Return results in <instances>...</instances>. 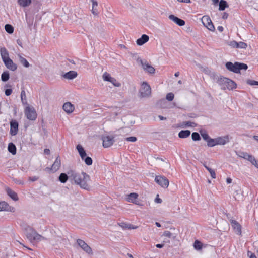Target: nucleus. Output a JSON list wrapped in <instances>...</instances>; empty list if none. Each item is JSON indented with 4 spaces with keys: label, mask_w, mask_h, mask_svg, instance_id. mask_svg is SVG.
<instances>
[{
    "label": "nucleus",
    "mask_w": 258,
    "mask_h": 258,
    "mask_svg": "<svg viewBox=\"0 0 258 258\" xmlns=\"http://www.w3.org/2000/svg\"><path fill=\"white\" fill-rule=\"evenodd\" d=\"M217 145L216 138L212 139L210 138L207 142V146L209 147H212Z\"/></svg>",
    "instance_id": "34"
},
{
    "label": "nucleus",
    "mask_w": 258,
    "mask_h": 258,
    "mask_svg": "<svg viewBox=\"0 0 258 258\" xmlns=\"http://www.w3.org/2000/svg\"><path fill=\"white\" fill-rule=\"evenodd\" d=\"M247 254L249 256V258H257L255 254L251 251H248L247 252Z\"/></svg>",
    "instance_id": "55"
},
{
    "label": "nucleus",
    "mask_w": 258,
    "mask_h": 258,
    "mask_svg": "<svg viewBox=\"0 0 258 258\" xmlns=\"http://www.w3.org/2000/svg\"><path fill=\"white\" fill-rule=\"evenodd\" d=\"M13 181L15 183L18 184H21V185H23L24 184L23 181L21 180V179H19L13 178Z\"/></svg>",
    "instance_id": "52"
},
{
    "label": "nucleus",
    "mask_w": 258,
    "mask_h": 258,
    "mask_svg": "<svg viewBox=\"0 0 258 258\" xmlns=\"http://www.w3.org/2000/svg\"><path fill=\"white\" fill-rule=\"evenodd\" d=\"M5 29L6 31L9 34H12L14 32V28L11 25L6 24Z\"/></svg>",
    "instance_id": "38"
},
{
    "label": "nucleus",
    "mask_w": 258,
    "mask_h": 258,
    "mask_svg": "<svg viewBox=\"0 0 258 258\" xmlns=\"http://www.w3.org/2000/svg\"><path fill=\"white\" fill-rule=\"evenodd\" d=\"M103 78L104 81L110 82L112 79V77H111L110 74L107 73V72H105L103 75Z\"/></svg>",
    "instance_id": "44"
},
{
    "label": "nucleus",
    "mask_w": 258,
    "mask_h": 258,
    "mask_svg": "<svg viewBox=\"0 0 258 258\" xmlns=\"http://www.w3.org/2000/svg\"><path fill=\"white\" fill-rule=\"evenodd\" d=\"M250 155L248 154L246 152H241L238 154V156L240 157L243 158L246 160H247L248 158L249 157Z\"/></svg>",
    "instance_id": "45"
},
{
    "label": "nucleus",
    "mask_w": 258,
    "mask_h": 258,
    "mask_svg": "<svg viewBox=\"0 0 258 258\" xmlns=\"http://www.w3.org/2000/svg\"><path fill=\"white\" fill-rule=\"evenodd\" d=\"M192 139L195 141H199L201 140V137L199 133L197 132H194L191 135Z\"/></svg>",
    "instance_id": "39"
},
{
    "label": "nucleus",
    "mask_w": 258,
    "mask_h": 258,
    "mask_svg": "<svg viewBox=\"0 0 258 258\" xmlns=\"http://www.w3.org/2000/svg\"><path fill=\"white\" fill-rule=\"evenodd\" d=\"M18 122L15 120H12L10 122V133L12 136L16 135L18 131Z\"/></svg>",
    "instance_id": "14"
},
{
    "label": "nucleus",
    "mask_w": 258,
    "mask_h": 258,
    "mask_svg": "<svg viewBox=\"0 0 258 258\" xmlns=\"http://www.w3.org/2000/svg\"><path fill=\"white\" fill-rule=\"evenodd\" d=\"M110 82L112 83L115 87H120L121 86V84L114 78H112L111 81H110Z\"/></svg>",
    "instance_id": "46"
},
{
    "label": "nucleus",
    "mask_w": 258,
    "mask_h": 258,
    "mask_svg": "<svg viewBox=\"0 0 258 258\" xmlns=\"http://www.w3.org/2000/svg\"><path fill=\"white\" fill-rule=\"evenodd\" d=\"M229 7L227 2L225 0H220L219 2V10L220 11H223L226 8Z\"/></svg>",
    "instance_id": "30"
},
{
    "label": "nucleus",
    "mask_w": 258,
    "mask_h": 258,
    "mask_svg": "<svg viewBox=\"0 0 258 258\" xmlns=\"http://www.w3.org/2000/svg\"><path fill=\"white\" fill-rule=\"evenodd\" d=\"M151 89L150 85L147 82H143L140 90L141 97H148L151 95Z\"/></svg>",
    "instance_id": "5"
},
{
    "label": "nucleus",
    "mask_w": 258,
    "mask_h": 258,
    "mask_svg": "<svg viewBox=\"0 0 258 258\" xmlns=\"http://www.w3.org/2000/svg\"><path fill=\"white\" fill-rule=\"evenodd\" d=\"M10 206L7 203L3 201L0 202V211H9L10 209Z\"/></svg>",
    "instance_id": "29"
},
{
    "label": "nucleus",
    "mask_w": 258,
    "mask_h": 258,
    "mask_svg": "<svg viewBox=\"0 0 258 258\" xmlns=\"http://www.w3.org/2000/svg\"><path fill=\"white\" fill-rule=\"evenodd\" d=\"M138 195L136 193H131L127 198V201L130 202L135 203V200L138 198Z\"/></svg>",
    "instance_id": "31"
},
{
    "label": "nucleus",
    "mask_w": 258,
    "mask_h": 258,
    "mask_svg": "<svg viewBox=\"0 0 258 258\" xmlns=\"http://www.w3.org/2000/svg\"><path fill=\"white\" fill-rule=\"evenodd\" d=\"M213 4L214 5H217L218 3H219V0H212Z\"/></svg>",
    "instance_id": "63"
},
{
    "label": "nucleus",
    "mask_w": 258,
    "mask_h": 258,
    "mask_svg": "<svg viewBox=\"0 0 258 258\" xmlns=\"http://www.w3.org/2000/svg\"><path fill=\"white\" fill-rule=\"evenodd\" d=\"M7 195L14 201H18V197L16 192L12 190L9 187H7L6 189Z\"/></svg>",
    "instance_id": "22"
},
{
    "label": "nucleus",
    "mask_w": 258,
    "mask_h": 258,
    "mask_svg": "<svg viewBox=\"0 0 258 258\" xmlns=\"http://www.w3.org/2000/svg\"><path fill=\"white\" fill-rule=\"evenodd\" d=\"M190 135V131L189 130H182L178 133V137L180 138H186Z\"/></svg>",
    "instance_id": "28"
},
{
    "label": "nucleus",
    "mask_w": 258,
    "mask_h": 258,
    "mask_svg": "<svg viewBox=\"0 0 258 258\" xmlns=\"http://www.w3.org/2000/svg\"><path fill=\"white\" fill-rule=\"evenodd\" d=\"M231 224L233 228L237 232L238 234H241V225L235 220H230Z\"/></svg>",
    "instance_id": "19"
},
{
    "label": "nucleus",
    "mask_w": 258,
    "mask_h": 258,
    "mask_svg": "<svg viewBox=\"0 0 258 258\" xmlns=\"http://www.w3.org/2000/svg\"><path fill=\"white\" fill-rule=\"evenodd\" d=\"M78 75L77 72L75 71H70L66 73L63 77L69 80H72L75 78Z\"/></svg>",
    "instance_id": "21"
},
{
    "label": "nucleus",
    "mask_w": 258,
    "mask_h": 258,
    "mask_svg": "<svg viewBox=\"0 0 258 258\" xmlns=\"http://www.w3.org/2000/svg\"><path fill=\"white\" fill-rule=\"evenodd\" d=\"M194 248L197 250H200L202 248V244L201 242L196 240L194 244Z\"/></svg>",
    "instance_id": "41"
},
{
    "label": "nucleus",
    "mask_w": 258,
    "mask_h": 258,
    "mask_svg": "<svg viewBox=\"0 0 258 258\" xmlns=\"http://www.w3.org/2000/svg\"><path fill=\"white\" fill-rule=\"evenodd\" d=\"M201 136H202L203 139L205 141H206L207 142H208V141L210 138V137H209V135L207 133H201Z\"/></svg>",
    "instance_id": "51"
},
{
    "label": "nucleus",
    "mask_w": 258,
    "mask_h": 258,
    "mask_svg": "<svg viewBox=\"0 0 258 258\" xmlns=\"http://www.w3.org/2000/svg\"><path fill=\"white\" fill-rule=\"evenodd\" d=\"M226 182L227 184H229V183H231L232 182V179L230 178H227L226 179Z\"/></svg>",
    "instance_id": "62"
},
{
    "label": "nucleus",
    "mask_w": 258,
    "mask_h": 258,
    "mask_svg": "<svg viewBox=\"0 0 258 258\" xmlns=\"http://www.w3.org/2000/svg\"><path fill=\"white\" fill-rule=\"evenodd\" d=\"M70 177L74 183L79 185L80 188L86 190H90L89 182L91 181L90 176L84 172L81 173L74 170H71Z\"/></svg>",
    "instance_id": "1"
},
{
    "label": "nucleus",
    "mask_w": 258,
    "mask_h": 258,
    "mask_svg": "<svg viewBox=\"0 0 258 258\" xmlns=\"http://www.w3.org/2000/svg\"><path fill=\"white\" fill-rule=\"evenodd\" d=\"M5 95L7 96L10 95L12 93V89H7L5 90Z\"/></svg>",
    "instance_id": "54"
},
{
    "label": "nucleus",
    "mask_w": 258,
    "mask_h": 258,
    "mask_svg": "<svg viewBox=\"0 0 258 258\" xmlns=\"http://www.w3.org/2000/svg\"><path fill=\"white\" fill-rule=\"evenodd\" d=\"M203 24L210 31L214 32L215 30V27L209 16L205 15L202 18Z\"/></svg>",
    "instance_id": "6"
},
{
    "label": "nucleus",
    "mask_w": 258,
    "mask_h": 258,
    "mask_svg": "<svg viewBox=\"0 0 258 258\" xmlns=\"http://www.w3.org/2000/svg\"><path fill=\"white\" fill-rule=\"evenodd\" d=\"M77 244L79 246L88 254H92L91 248L83 240L78 239L77 240Z\"/></svg>",
    "instance_id": "11"
},
{
    "label": "nucleus",
    "mask_w": 258,
    "mask_h": 258,
    "mask_svg": "<svg viewBox=\"0 0 258 258\" xmlns=\"http://www.w3.org/2000/svg\"><path fill=\"white\" fill-rule=\"evenodd\" d=\"M174 94L172 93H168L166 96V98L168 101H172L174 99Z\"/></svg>",
    "instance_id": "49"
},
{
    "label": "nucleus",
    "mask_w": 258,
    "mask_h": 258,
    "mask_svg": "<svg viewBox=\"0 0 258 258\" xmlns=\"http://www.w3.org/2000/svg\"><path fill=\"white\" fill-rule=\"evenodd\" d=\"M27 239L31 243L38 242L43 240H46L47 239L40 234H38L35 230L30 228L26 234Z\"/></svg>",
    "instance_id": "3"
},
{
    "label": "nucleus",
    "mask_w": 258,
    "mask_h": 258,
    "mask_svg": "<svg viewBox=\"0 0 258 258\" xmlns=\"http://www.w3.org/2000/svg\"><path fill=\"white\" fill-rule=\"evenodd\" d=\"M68 61L72 63V64H78L79 63V61H77V62H75L74 60H72V59H69Z\"/></svg>",
    "instance_id": "59"
},
{
    "label": "nucleus",
    "mask_w": 258,
    "mask_h": 258,
    "mask_svg": "<svg viewBox=\"0 0 258 258\" xmlns=\"http://www.w3.org/2000/svg\"><path fill=\"white\" fill-rule=\"evenodd\" d=\"M84 161L86 165L89 166L92 164V159L91 157L86 156L84 159H82Z\"/></svg>",
    "instance_id": "40"
},
{
    "label": "nucleus",
    "mask_w": 258,
    "mask_h": 258,
    "mask_svg": "<svg viewBox=\"0 0 258 258\" xmlns=\"http://www.w3.org/2000/svg\"><path fill=\"white\" fill-rule=\"evenodd\" d=\"M163 236L168 237L169 238H172L173 239H174L176 238L175 235H173L170 231H165L164 232L163 234Z\"/></svg>",
    "instance_id": "43"
},
{
    "label": "nucleus",
    "mask_w": 258,
    "mask_h": 258,
    "mask_svg": "<svg viewBox=\"0 0 258 258\" xmlns=\"http://www.w3.org/2000/svg\"><path fill=\"white\" fill-rule=\"evenodd\" d=\"M157 248H161L164 246V244H157L156 245Z\"/></svg>",
    "instance_id": "61"
},
{
    "label": "nucleus",
    "mask_w": 258,
    "mask_h": 258,
    "mask_svg": "<svg viewBox=\"0 0 258 258\" xmlns=\"http://www.w3.org/2000/svg\"><path fill=\"white\" fill-rule=\"evenodd\" d=\"M44 153L46 154H49V153H50V150L48 149H44Z\"/></svg>",
    "instance_id": "64"
},
{
    "label": "nucleus",
    "mask_w": 258,
    "mask_h": 258,
    "mask_svg": "<svg viewBox=\"0 0 258 258\" xmlns=\"http://www.w3.org/2000/svg\"><path fill=\"white\" fill-rule=\"evenodd\" d=\"M226 69L229 71L235 73H240V70H246L248 69V66L246 64L235 62L234 63L231 62H227L225 64Z\"/></svg>",
    "instance_id": "2"
},
{
    "label": "nucleus",
    "mask_w": 258,
    "mask_h": 258,
    "mask_svg": "<svg viewBox=\"0 0 258 258\" xmlns=\"http://www.w3.org/2000/svg\"><path fill=\"white\" fill-rule=\"evenodd\" d=\"M92 3V13L94 15H97L98 13L97 10L96 9V7L98 6V3L95 0H91Z\"/></svg>",
    "instance_id": "33"
},
{
    "label": "nucleus",
    "mask_w": 258,
    "mask_h": 258,
    "mask_svg": "<svg viewBox=\"0 0 258 258\" xmlns=\"http://www.w3.org/2000/svg\"><path fill=\"white\" fill-rule=\"evenodd\" d=\"M10 78V75L8 71L4 72L1 75V79L3 82L7 81Z\"/></svg>",
    "instance_id": "36"
},
{
    "label": "nucleus",
    "mask_w": 258,
    "mask_h": 258,
    "mask_svg": "<svg viewBox=\"0 0 258 258\" xmlns=\"http://www.w3.org/2000/svg\"><path fill=\"white\" fill-rule=\"evenodd\" d=\"M207 170L209 172L212 178H216V175L215 172L211 168H207Z\"/></svg>",
    "instance_id": "47"
},
{
    "label": "nucleus",
    "mask_w": 258,
    "mask_h": 258,
    "mask_svg": "<svg viewBox=\"0 0 258 258\" xmlns=\"http://www.w3.org/2000/svg\"><path fill=\"white\" fill-rule=\"evenodd\" d=\"M71 170L69 171L67 174L62 173L60 174L58 179L60 182L62 183H66L68 179L71 181H72V179H71L70 177Z\"/></svg>",
    "instance_id": "17"
},
{
    "label": "nucleus",
    "mask_w": 258,
    "mask_h": 258,
    "mask_svg": "<svg viewBox=\"0 0 258 258\" xmlns=\"http://www.w3.org/2000/svg\"><path fill=\"white\" fill-rule=\"evenodd\" d=\"M125 140L128 142H134L137 141V138L135 137H127Z\"/></svg>",
    "instance_id": "53"
},
{
    "label": "nucleus",
    "mask_w": 258,
    "mask_h": 258,
    "mask_svg": "<svg viewBox=\"0 0 258 258\" xmlns=\"http://www.w3.org/2000/svg\"><path fill=\"white\" fill-rule=\"evenodd\" d=\"M8 150L12 155H15L16 154V147L13 143H10L8 144Z\"/></svg>",
    "instance_id": "27"
},
{
    "label": "nucleus",
    "mask_w": 258,
    "mask_h": 258,
    "mask_svg": "<svg viewBox=\"0 0 258 258\" xmlns=\"http://www.w3.org/2000/svg\"><path fill=\"white\" fill-rule=\"evenodd\" d=\"M149 39V36L146 34H143L141 38L138 39L136 41L137 44L141 46L147 42Z\"/></svg>",
    "instance_id": "23"
},
{
    "label": "nucleus",
    "mask_w": 258,
    "mask_h": 258,
    "mask_svg": "<svg viewBox=\"0 0 258 258\" xmlns=\"http://www.w3.org/2000/svg\"><path fill=\"white\" fill-rule=\"evenodd\" d=\"M119 225L123 229H136L138 228L137 226H135L132 224H127L125 222H121L119 224Z\"/></svg>",
    "instance_id": "25"
},
{
    "label": "nucleus",
    "mask_w": 258,
    "mask_h": 258,
    "mask_svg": "<svg viewBox=\"0 0 258 258\" xmlns=\"http://www.w3.org/2000/svg\"><path fill=\"white\" fill-rule=\"evenodd\" d=\"M19 60L21 63L26 68H28L29 67L30 64L28 61L22 56L19 55Z\"/></svg>",
    "instance_id": "37"
},
{
    "label": "nucleus",
    "mask_w": 258,
    "mask_h": 258,
    "mask_svg": "<svg viewBox=\"0 0 258 258\" xmlns=\"http://www.w3.org/2000/svg\"><path fill=\"white\" fill-rule=\"evenodd\" d=\"M246 83L247 84L250 85L251 86L254 85H258V81L248 79L246 81Z\"/></svg>",
    "instance_id": "48"
},
{
    "label": "nucleus",
    "mask_w": 258,
    "mask_h": 258,
    "mask_svg": "<svg viewBox=\"0 0 258 258\" xmlns=\"http://www.w3.org/2000/svg\"><path fill=\"white\" fill-rule=\"evenodd\" d=\"M0 51L1 57L3 61H4V60H6L7 59L10 58L9 57L8 52L5 48H1Z\"/></svg>",
    "instance_id": "26"
},
{
    "label": "nucleus",
    "mask_w": 258,
    "mask_h": 258,
    "mask_svg": "<svg viewBox=\"0 0 258 258\" xmlns=\"http://www.w3.org/2000/svg\"><path fill=\"white\" fill-rule=\"evenodd\" d=\"M184 123L187 127H195L197 125L196 123L191 121H186Z\"/></svg>",
    "instance_id": "50"
},
{
    "label": "nucleus",
    "mask_w": 258,
    "mask_h": 258,
    "mask_svg": "<svg viewBox=\"0 0 258 258\" xmlns=\"http://www.w3.org/2000/svg\"><path fill=\"white\" fill-rule=\"evenodd\" d=\"M217 83L223 89L233 90L236 88V84L233 81L224 77L219 78Z\"/></svg>",
    "instance_id": "4"
},
{
    "label": "nucleus",
    "mask_w": 258,
    "mask_h": 258,
    "mask_svg": "<svg viewBox=\"0 0 258 258\" xmlns=\"http://www.w3.org/2000/svg\"><path fill=\"white\" fill-rule=\"evenodd\" d=\"M247 160L251 163V164L258 168V161L256 159L251 155L248 158Z\"/></svg>",
    "instance_id": "35"
},
{
    "label": "nucleus",
    "mask_w": 258,
    "mask_h": 258,
    "mask_svg": "<svg viewBox=\"0 0 258 258\" xmlns=\"http://www.w3.org/2000/svg\"><path fill=\"white\" fill-rule=\"evenodd\" d=\"M157 197H158V195H157ZM155 202L157 203H161L162 200L158 197H156L155 199Z\"/></svg>",
    "instance_id": "58"
},
{
    "label": "nucleus",
    "mask_w": 258,
    "mask_h": 258,
    "mask_svg": "<svg viewBox=\"0 0 258 258\" xmlns=\"http://www.w3.org/2000/svg\"><path fill=\"white\" fill-rule=\"evenodd\" d=\"M25 114L27 118L31 120H34L37 117V113L33 107H27L25 110Z\"/></svg>",
    "instance_id": "7"
},
{
    "label": "nucleus",
    "mask_w": 258,
    "mask_h": 258,
    "mask_svg": "<svg viewBox=\"0 0 258 258\" xmlns=\"http://www.w3.org/2000/svg\"><path fill=\"white\" fill-rule=\"evenodd\" d=\"M19 5L23 7H26L30 5L31 0H18Z\"/></svg>",
    "instance_id": "32"
},
{
    "label": "nucleus",
    "mask_w": 258,
    "mask_h": 258,
    "mask_svg": "<svg viewBox=\"0 0 258 258\" xmlns=\"http://www.w3.org/2000/svg\"><path fill=\"white\" fill-rule=\"evenodd\" d=\"M6 67L11 71H14L17 69V66L10 58L7 59L3 61Z\"/></svg>",
    "instance_id": "15"
},
{
    "label": "nucleus",
    "mask_w": 258,
    "mask_h": 258,
    "mask_svg": "<svg viewBox=\"0 0 258 258\" xmlns=\"http://www.w3.org/2000/svg\"><path fill=\"white\" fill-rule=\"evenodd\" d=\"M21 100L23 103V104H26L27 103V100H26V96L25 92L24 90H22L21 92Z\"/></svg>",
    "instance_id": "42"
},
{
    "label": "nucleus",
    "mask_w": 258,
    "mask_h": 258,
    "mask_svg": "<svg viewBox=\"0 0 258 258\" xmlns=\"http://www.w3.org/2000/svg\"><path fill=\"white\" fill-rule=\"evenodd\" d=\"M228 16H229V15L227 13L224 12L222 15V18L223 19H227V18L228 17Z\"/></svg>",
    "instance_id": "57"
},
{
    "label": "nucleus",
    "mask_w": 258,
    "mask_h": 258,
    "mask_svg": "<svg viewBox=\"0 0 258 258\" xmlns=\"http://www.w3.org/2000/svg\"><path fill=\"white\" fill-rule=\"evenodd\" d=\"M155 181L163 188H167L169 183L168 179L163 176H156Z\"/></svg>",
    "instance_id": "8"
},
{
    "label": "nucleus",
    "mask_w": 258,
    "mask_h": 258,
    "mask_svg": "<svg viewBox=\"0 0 258 258\" xmlns=\"http://www.w3.org/2000/svg\"><path fill=\"white\" fill-rule=\"evenodd\" d=\"M38 179V177L37 176L30 177L29 178V180L32 182L35 181L37 180Z\"/></svg>",
    "instance_id": "56"
},
{
    "label": "nucleus",
    "mask_w": 258,
    "mask_h": 258,
    "mask_svg": "<svg viewBox=\"0 0 258 258\" xmlns=\"http://www.w3.org/2000/svg\"><path fill=\"white\" fill-rule=\"evenodd\" d=\"M169 19L172 21H173L174 23H175L177 25L180 26H182L185 25V21L177 17H176L174 15H170L169 16Z\"/></svg>",
    "instance_id": "16"
},
{
    "label": "nucleus",
    "mask_w": 258,
    "mask_h": 258,
    "mask_svg": "<svg viewBox=\"0 0 258 258\" xmlns=\"http://www.w3.org/2000/svg\"><path fill=\"white\" fill-rule=\"evenodd\" d=\"M228 45L232 48H244L245 49L247 47L246 43L243 42H237L236 41H231L229 42Z\"/></svg>",
    "instance_id": "13"
},
{
    "label": "nucleus",
    "mask_w": 258,
    "mask_h": 258,
    "mask_svg": "<svg viewBox=\"0 0 258 258\" xmlns=\"http://www.w3.org/2000/svg\"><path fill=\"white\" fill-rule=\"evenodd\" d=\"M81 159H84L86 156V151L82 146L78 145L76 147Z\"/></svg>",
    "instance_id": "24"
},
{
    "label": "nucleus",
    "mask_w": 258,
    "mask_h": 258,
    "mask_svg": "<svg viewBox=\"0 0 258 258\" xmlns=\"http://www.w3.org/2000/svg\"><path fill=\"white\" fill-rule=\"evenodd\" d=\"M217 29L220 32H222L223 30H224V28L221 26H219L218 27H217Z\"/></svg>",
    "instance_id": "60"
},
{
    "label": "nucleus",
    "mask_w": 258,
    "mask_h": 258,
    "mask_svg": "<svg viewBox=\"0 0 258 258\" xmlns=\"http://www.w3.org/2000/svg\"><path fill=\"white\" fill-rule=\"evenodd\" d=\"M61 165V161L59 158V156H57L52 165L51 168L47 167L45 169V170L50 171L51 170L52 172H55L57 171L60 168Z\"/></svg>",
    "instance_id": "12"
},
{
    "label": "nucleus",
    "mask_w": 258,
    "mask_h": 258,
    "mask_svg": "<svg viewBox=\"0 0 258 258\" xmlns=\"http://www.w3.org/2000/svg\"><path fill=\"white\" fill-rule=\"evenodd\" d=\"M63 109L68 114L72 113L74 110V106L70 102H66L63 105Z\"/></svg>",
    "instance_id": "20"
},
{
    "label": "nucleus",
    "mask_w": 258,
    "mask_h": 258,
    "mask_svg": "<svg viewBox=\"0 0 258 258\" xmlns=\"http://www.w3.org/2000/svg\"><path fill=\"white\" fill-rule=\"evenodd\" d=\"M103 141V146L104 148H108L112 146L114 142V137L111 136H103L102 137Z\"/></svg>",
    "instance_id": "10"
},
{
    "label": "nucleus",
    "mask_w": 258,
    "mask_h": 258,
    "mask_svg": "<svg viewBox=\"0 0 258 258\" xmlns=\"http://www.w3.org/2000/svg\"><path fill=\"white\" fill-rule=\"evenodd\" d=\"M138 62H140L142 65L143 69L150 74L155 73V69L152 66L150 65L146 60H143L141 59L138 58L137 59Z\"/></svg>",
    "instance_id": "9"
},
{
    "label": "nucleus",
    "mask_w": 258,
    "mask_h": 258,
    "mask_svg": "<svg viewBox=\"0 0 258 258\" xmlns=\"http://www.w3.org/2000/svg\"><path fill=\"white\" fill-rule=\"evenodd\" d=\"M216 139L217 145H224L229 142L228 136L219 137Z\"/></svg>",
    "instance_id": "18"
}]
</instances>
